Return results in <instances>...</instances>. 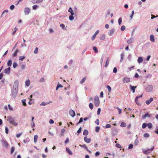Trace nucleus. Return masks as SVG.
I'll use <instances>...</instances> for the list:
<instances>
[{
	"label": "nucleus",
	"mask_w": 158,
	"mask_h": 158,
	"mask_svg": "<svg viewBox=\"0 0 158 158\" xmlns=\"http://www.w3.org/2000/svg\"><path fill=\"white\" fill-rule=\"evenodd\" d=\"M83 122V118H80V120L77 123V125L78 124L82 123Z\"/></svg>",
	"instance_id": "bf43d9fd"
},
{
	"label": "nucleus",
	"mask_w": 158,
	"mask_h": 158,
	"mask_svg": "<svg viewBox=\"0 0 158 158\" xmlns=\"http://www.w3.org/2000/svg\"><path fill=\"white\" fill-rule=\"evenodd\" d=\"M79 146L81 148H83L86 150H88V148L85 144H84V145L80 144Z\"/></svg>",
	"instance_id": "c756f323"
},
{
	"label": "nucleus",
	"mask_w": 158,
	"mask_h": 158,
	"mask_svg": "<svg viewBox=\"0 0 158 158\" xmlns=\"http://www.w3.org/2000/svg\"><path fill=\"white\" fill-rule=\"evenodd\" d=\"M134 41V40L133 38H131L127 41V43L128 44H130L132 43Z\"/></svg>",
	"instance_id": "393cba45"
},
{
	"label": "nucleus",
	"mask_w": 158,
	"mask_h": 158,
	"mask_svg": "<svg viewBox=\"0 0 158 158\" xmlns=\"http://www.w3.org/2000/svg\"><path fill=\"white\" fill-rule=\"evenodd\" d=\"M150 115L148 113H147L146 114H145L144 115H143L142 116V118L143 119H144L146 118H150Z\"/></svg>",
	"instance_id": "f3484780"
},
{
	"label": "nucleus",
	"mask_w": 158,
	"mask_h": 158,
	"mask_svg": "<svg viewBox=\"0 0 158 158\" xmlns=\"http://www.w3.org/2000/svg\"><path fill=\"white\" fill-rule=\"evenodd\" d=\"M114 32V28H113L109 30V31L108 32V34L110 36H111L113 35Z\"/></svg>",
	"instance_id": "9b49d317"
},
{
	"label": "nucleus",
	"mask_w": 158,
	"mask_h": 158,
	"mask_svg": "<svg viewBox=\"0 0 158 158\" xmlns=\"http://www.w3.org/2000/svg\"><path fill=\"white\" fill-rule=\"evenodd\" d=\"M10 68L9 67L8 68L5 69L4 70V73L6 74H9L10 73Z\"/></svg>",
	"instance_id": "dca6fc26"
},
{
	"label": "nucleus",
	"mask_w": 158,
	"mask_h": 158,
	"mask_svg": "<svg viewBox=\"0 0 158 158\" xmlns=\"http://www.w3.org/2000/svg\"><path fill=\"white\" fill-rule=\"evenodd\" d=\"M38 48L37 47L36 48L34 52V53L35 54H37L38 53Z\"/></svg>",
	"instance_id": "e2e57ef3"
},
{
	"label": "nucleus",
	"mask_w": 158,
	"mask_h": 158,
	"mask_svg": "<svg viewBox=\"0 0 158 158\" xmlns=\"http://www.w3.org/2000/svg\"><path fill=\"white\" fill-rule=\"evenodd\" d=\"M68 11L69 12L71 13V14L72 15H74V13L72 8L69 7Z\"/></svg>",
	"instance_id": "5701e85b"
},
{
	"label": "nucleus",
	"mask_w": 158,
	"mask_h": 158,
	"mask_svg": "<svg viewBox=\"0 0 158 158\" xmlns=\"http://www.w3.org/2000/svg\"><path fill=\"white\" fill-rule=\"evenodd\" d=\"M47 105V102H43L40 104V106H46V105Z\"/></svg>",
	"instance_id": "3c124183"
},
{
	"label": "nucleus",
	"mask_w": 158,
	"mask_h": 158,
	"mask_svg": "<svg viewBox=\"0 0 158 158\" xmlns=\"http://www.w3.org/2000/svg\"><path fill=\"white\" fill-rule=\"evenodd\" d=\"M89 107L91 109H92L93 108L94 106L92 103H90L89 104Z\"/></svg>",
	"instance_id": "c03bdc74"
},
{
	"label": "nucleus",
	"mask_w": 158,
	"mask_h": 158,
	"mask_svg": "<svg viewBox=\"0 0 158 158\" xmlns=\"http://www.w3.org/2000/svg\"><path fill=\"white\" fill-rule=\"evenodd\" d=\"M25 56H20L19 57V60H21L23 61L25 58Z\"/></svg>",
	"instance_id": "a18cd8bd"
},
{
	"label": "nucleus",
	"mask_w": 158,
	"mask_h": 158,
	"mask_svg": "<svg viewBox=\"0 0 158 158\" xmlns=\"http://www.w3.org/2000/svg\"><path fill=\"white\" fill-rule=\"evenodd\" d=\"M66 151L70 155H72L73 153L68 148H66Z\"/></svg>",
	"instance_id": "b1692460"
},
{
	"label": "nucleus",
	"mask_w": 158,
	"mask_h": 158,
	"mask_svg": "<svg viewBox=\"0 0 158 158\" xmlns=\"http://www.w3.org/2000/svg\"><path fill=\"white\" fill-rule=\"evenodd\" d=\"M153 99L152 98H151L149 99L146 101L145 102L147 105L149 104L152 101H153Z\"/></svg>",
	"instance_id": "f8f14e48"
},
{
	"label": "nucleus",
	"mask_w": 158,
	"mask_h": 158,
	"mask_svg": "<svg viewBox=\"0 0 158 158\" xmlns=\"http://www.w3.org/2000/svg\"><path fill=\"white\" fill-rule=\"evenodd\" d=\"M12 64V60H10L8 61L7 63V65L8 66H10Z\"/></svg>",
	"instance_id": "2f4dec72"
},
{
	"label": "nucleus",
	"mask_w": 158,
	"mask_h": 158,
	"mask_svg": "<svg viewBox=\"0 0 158 158\" xmlns=\"http://www.w3.org/2000/svg\"><path fill=\"white\" fill-rule=\"evenodd\" d=\"M39 7V6L38 5H35L33 6L32 9L33 10H35Z\"/></svg>",
	"instance_id": "f704fd0d"
},
{
	"label": "nucleus",
	"mask_w": 158,
	"mask_h": 158,
	"mask_svg": "<svg viewBox=\"0 0 158 158\" xmlns=\"http://www.w3.org/2000/svg\"><path fill=\"white\" fill-rule=\"evenodd\" d=\"M73 15H71L69 16V19L70 21H72L74 19V17L73 16Z\"/></svg>",
	"instance_id": "de8ad7c7"
},
{
	"label": "nucleus",
	"mask_w": 158,
	"mask_h": 158,
	"mask_svg": "<svg viewBox=\"0 0 158 158\" xmlns=\"http://www.w3.org/2000/svg\"><path fill=\"white\" fill-rule=\"evenodd\" d=\"M100 129V128L99 127H96L95 128V131L97 132H98L99 131Z\"/></svg>",
	"instance_id": "5fc2aeb1"
},
{
	"label": "nucleus",
	"mask_w": 158,
	"mask_h": 158,
	"mask_svg": "<svg viewBox=\"0 0 158 158\" xmlns=\"http://www.w3.org/2000/svg\"><path fill=\"white\" fill-rule=\"evenodd\" d=\"M121 58L120 62H121L123 60L124 57V53L123 52H122L120 54Z\"/></svg>",
	"instance_id": "a211bd4d"
},
{
	"label": "nucleus",
	"mask_w": 158,
	"mask_h": 158,
	"mask_svg": "<svg viewBox=\"0 0 158 158\" xmlns=\"http://www.w3.org/2000/svg\"><path fill=\"white\" fill-rule=\"evenodd\" d=\"M142 95L143 94H142L140 96H137L135 98V102L138 105H139L140 104L138 102V99L139 98H141L142 97Z\"/></svg>",
	"instance_id": "4468645a"
},
{
	"label": "nucleus",
	"mask_w": 158,
	"mask_h": 158,
	"mask_svg": "<svg viewBox=\"0 0 158 158\" xmlns=\"http://www.w3.org/2000/svg\"><path fill=\"white\" fill-rule=\"evenodd\" d=\"M22 134V132H21L18 134L16 135V137L17 138H19L20 136Z\"/></svg>",
	"instance_id": "13d9d810"
},
{
	"label": "nucleus",
	"mask_w": 158,
	"mask_h": 158,
	"mask_svg": "<svg viewBox=\"0 0 158 158\" xmlns=\"http://www.w3.org/2000/svg\"><path fill=\"white\" fill-rule=\"evenodd\" d=\"M8 10H4L3 12H2L1 15V17H2V16L5 15V14H6L7 13H8Z\"/></svg>",
	"instance_id": "473e14b6"
},
{
	"label": "nucleus",
	"mask_w": 158,
	"mask_h": 158,
	"mask_svg": "<svg viewBox=\"0 0 158 158\" xmlns=\"http://www.w3.org/2000/svg\"><path fill=\"white\" fill-rule=\"evenodd\" d=\"M107 88L109 92H110L111 90V89L109 85L107 86Z\"/></svg>",
	"instance_id": "6e6d98bb"
},
{
	"label": "nucleus",
	"mask_w": 158,
	"mask_h": 158,
	"mask_svg": "<svg viewBox=\"0 0 158 158\" xmlns=\"http://www.w3.org/2000/svg\"><path fill=\"white\" fill-rule=\"evenodd\" d=\"M147 126V124L146 123H143L142 125V127L143 129L145 128Z\"/></svg>",
	"instance_id": "c9c22d12"
},
{
	"label": "nucleus",
	"mask_w": 158,
	"mask_h": 158,
	"mask_svg": "<svg viewBox=\"0 0 158 158\" xmlns=\"http://www.w3.org/2000/svg\"><path fill=\"white\" fill-rule=\"evenodd\" d=\"M38 138V136L37 135H35L34 136V142L35 143H36L37 140V139Z\"/></svg>",
	"instance_id": "c85d7f7f"
},
{
	"label": "nucleus",
	"mask_w": 158,
	"mask_h": 158,
	"mask_svg": "<svg viewBox=\"0 0 158 158\" xmlns=\"http://www.w3.org/2000/svg\"><path fill=\"white\" fill-rule=\"evenodd\" d=\"M117 69L116 68L114 67V68L113 70V73H116L117 72Z\"/></svg>",
	"instance_id": "69168bd1"
},
{
	"label": "nucleus",
	"mask_w": 158,
	"mask_h": 158,
	"mask_svg": "<svg viewBox=\"0 0 158 158\" xmlns=\"http://www.w3.org/2000/svg\"><path fill=\"white\" fill-rule=\"evenodd\" d=\"M30 83V81L29 80H27L26 81L25 85L26 86H29Z\"/></svg>",
	"instance_id": "cd10ccee"
},
{
	"label": "nucleus",
	"mask_w": 158,
	"mask_h": 158,
	"mask_svg": "<svg viewBox=\"0 0 158 158\" xmlns=\"http://www.w3.org/2000/svg\"><path fill=\"white\" fill-rule=\"evenodd\" d=\"M120 126L122 127H125L126 126V124L124 122H122Z\"/></svg>",
	"instance_id": "37998d69"
},
{
	"label": "nucleus",
	"mask_w": 158,
	"mask_h": 158,
	"mask_svg": "<svg viewBox=\"0 0 158 158\" xmlns=\"http://www.w3.org/2000/svg\"><path fill=\"white\" fill-rule=\"evenodd\" d=\"M118 22L119 25H121L122 22V18L121 17L118 19Z\"/></svg>",
	"instance_id": "ea45409f"
},
{
	"label": "nucleus",
	"mask_w": 158,
	"mask_h": 158,
	"mask_svg": "<svg viewBox=\"0 0 158 158\" xmlns=\"http://www.w3.org/2000/svg\"><path fill=\"white\" fill-rule=\"evenodd\" d=\"M26 100L25 99H23L22 100L21 102L23 105L24 106H26V104L25 102Z\"/></svg>",
	"instance_id": "09e8293b"
},
{
	"label": "nucleus",
	"mask_w": 158,
	"mask_h": 158,
	"mask_svg": "<svg viewBox=\"0 0 158 158\" xmlns=\"http://www.w3.org/2000/svg\"><path fill=\"white\" fill-rule=\"evenodd\" d=\"M130 79L129 78L127 77H124L123 79V81L124 83H127L130 82Z\"/></svg>",
	"instance_id": "6e6552de"
},
{
	"label": "nucleus",
	"mask_w": 158,
	"mask_h": 158,
	"mask_svg": "<svg viewBox=\"0 0 158 158\" xmlns=\"http://www.w3.org/2000/svg\"><path fill=\"white\" fill-rule=\"evenodd\" d=\"M93 49L94 51V52L96 53H97L98 52V48L95 46H94L93 47Z\"/></svg>",
	"instance_id": "72a5a7b5"
},
{
	"label": "nucleus",
	"mask_w": 158,
	"mask_h": 158,
	"mask_svg": "<svg viewBox=\"0 0 158 158\" xmlns=\"http://www.w3.org/2000/svg\"><path fill=\"white\" fill-rule=\"evenodd\" d=\"M137 138H137L134 142V145L135 146H137L138 145L139 143V141L137 139Z\"/></svg>",
	"instance_id": "4c0bfd02"
},
{
	"label": "nucleus",
	"mask_w": 158,
	"mask_h": 158,
	"mask_svg": "<svg viewBox=\"0 0 158 158\" xmlns=\"http://www.w3.org/2000/svg\"><path fill=\"white\" fill-rule=\"evenodd\" d=\"M30 1L34 4L40 3L41 2L42 0H30Z\"/></svg>",
	"instance_id": "0eeeda50"
},
{
	"label": "nucleus",
	"mask_w": 158,
	"mask_h": 158,
	"mask_svg": "<svg viewBox=\"0 0 158 158\" xmlns=\"http://www.w3.org/2000/svg\"><path fill=\"white\" fill-rule=\"evenodd\" d=\"M143 61V58L142 57H138L137 61L139 64H140L142 63Z\"/></svg>",
	"instance_id": "6ab92c4d"
},
{
	"label": "nucleus",
	"mask_w": 158,
	"mask_h": 158,
	"mask_svg": "<svg viewBox=\"0 0 158 158\" xmlns=\"http://www.w3.org/2000/svg\"><path fill=\"white\" fill-rule=\"evenodd\" d=\"M65 131V130L64 129H62L61 130V133L60 135V137L64 135V133Z\"/></svg>",
	"instance_id": "aec40b11"
},
{
	"label": "nucleus",
	"mask_w": 158,
	"mask_h": 158,
	"mask_svg": "<svg viewBox=\"0 0 158 158\" xmlns=\"http://www.w3.org/2000/svg\"><path fill=\"white\" fill-rule=\"evenodd\" d=\"M30 10L29 8H25L24 9V12L25 15H27L30 13Z\"/></svg>",
	"instance_id": "423d86ee"
},
{
	"label": "nucleus",
	"mask_w": 158,
	"mask_h": 158,
	"mask_svg": "<svg viewBox=\"0 0 158 158\" xmlns=\"http://www.w3.org/2000/svg\"><path fill=\"white\" fill-rule=\"evenodd\" d=\"M18 82L15 81L14 84L13 89L11 91V94L14 98H15L17 94L18 89Z\"/></svg>",
	"instance_id": "f257e3e1"
},
{
	"label": "nucleus",
	"mask_w": 158,
	"mask_h": 158,
	"mask_svg": "<svg viewBox=\"0 0 158 158\" xmlns=\"http://www.w3.org/2000/svg\"><path fill=\"white\" fill-rule=\"evenodd\" d=\"M109 64V58H108L107 59L106 61V64L105 65V67H106Z\"/></svg>",
	"instance_id": "49530a36"
},
{
	"label": "nucleus",
	"mask_w": 158,
	"mask_h": 158,
	"mask_svg": "<svg viewBox=\"0 0 158 158\" xmlns=\"http://www.w3.org/2000/svg\"><path fill=\"white\" fill-rule=\"evenodd\" d=\"M101 111V110L100 108H98V109L97 113V114L98 115H99V114H100Z\"/></svg>",
	"instance_id": "0e129e2a"
},
{
	"label": "nucleus",
	"mask_w": 158,
	"mask_h": 158,
	"mask_svg": "<svg viewBox=\"0 0 158 158\" xmlns=\"http://www.w3.org/2000/svg\"><path fill=\"white\" fill-rule=\"evenodd\" d=\"M19 52V51L18 49H17L12 54V56L14 57H15L17 56V53Z\"/></svg>",
	"instance_id": "4be33fe9"
},
{
	"label": "nucleus",
	"mask_w": 158,
	"mask_h": 158,
	"mask_svg": "<svg viewBox=\"0 0 158 158\" xmlns=\"http://www.w3.org/2000/svg\"><path fill=\"white\" fill-rule=\"evenodd\" d=\"M150 40L151 42H155V40L154 36L153 35H151L150 36Z\"/></svg>",
	"instance_id": "2eb2a0df"
},
{
	"label": "nucleus",
	"mask_w": 158,
	"mask_h": 158,
	"mask_svg": "<svg viewBox=\"0 0 158 158\" xmlns=\"http://www.w3.org/2000/svg\"><path fill=\"white\" fill-rule=\"evenodd\" d=\"M88 134V131L87 130L85 129L84 130L83 135H87Z\"/></svg>",
	"instance_id": "bb28decb"
},
{
	"label": "nucleus",
	"mask_w": 158,
	"mask_h": 158,
	"mask_svg": "<svg viewBox=\"0 0 158 158\" xmlns=\"http://www.w3.org/2000/svg\"><path fill=\"white\" fill-rule=\"evenodd\" d=\"M7 120L10 123L14 126H17L18 125V123L15 122V119L11 116H9L8 117Z\"/></svg>",
	"instance_id": "f03ea898"
},
{
	"label": "nucleus",
	"mask_w": 158,
	"mask_h": 158,
	"mask_svg": "<svg viewBox=\"0 0 158 158\" xmlns=\"http://www.w3.org/2000/svg\"><path fill=\"white\" fill-rule=\"evenodd\" d=\"M130 86L131 87V89L133 93H134L135 91V89L136 88V86H131L130 85Z\"/></svg>",
	"instance_id": "412c9836"
},
{
	"label": "nucleus",
	"mask_w": 158,
	"mask_h": 158,
	"mask_svg": "<svg viewBox=\"0 0 158 158\" xmlns=\"http://www.w3.org/2000/svg\"><path fill=\"white\" fill-rule=\"evenodd\" d=\"M94 103L95 106L98 107L100 104V101L98 96H96L94 98Z\"/></svg>",
	"instance_id": "7ed1b4c3"
},
{
	"label": "nucleus",
	"mask_w": 158,
	"mask_h": 158,
	"mask_svg": "<svg viewBox=\"0 0 158 158\" xmlns=\"http://www.w3.org/2000/svg\"><path fill=\"white\" fill-rule=\"evenodd\" d=\"M99 32V31L98 30H97L94 34L93 35L92 37V40H94L96 37V36L97 35H98Z\"/></svg>",
	"instance_id": "9d476101"
},
{
	"label": "nucleus",
	"mask_w": 158,
	"mask_h": 158,
	"mask_svg": "<svg viewBox=\"0 0 158 158\" xmlns=\"http://www.w3.org/2000/svg\"><path fill=\"white\" fill-rule=\"evenodd\" d=\"M14 8H15V6L13 5H11L10 6V9L11 10H13Z\"/></svg>",
	"instance_id": "774afa93"
},
{
	"label": "nucleus",
	"mask_w": 158,
	"mask_h": 158,
	"mask_svg": "<svg viewBox=\"0 0 158 158\" xmlns=\"http://www.w3.org/2000/svg\"><path fill=\"white\" fill-rule=\"evenodd\" d=\"M40 82H44V78L43 77H42L41 78L40 80Z\"/></svg>",
	"instance_id": "052dcab7"
},
{
	"label": "nucleus",
	"mask_w": 158,
	"mask_h": 158,
	"mask_svg": "<svg viewBox=\"0 0 158 158\" xmlns=\"http://www.w3.org/2000/svg\"><path fill=\"white\" fill-rule=\"evenodd\" d=\"M126 29L125 26L124 25H123L121 26L120 29L122 31H123L125 30Z\"/></svg>",
	"instance_id": "a19ab883"
},
{
	"label": "nucleus",
	"mask_w": 158,
	"mask_h": 158,
	"mask_svg": "<svg viewBox=\"0 0 158 158\" xmlns=\"http://www.w3.org/2000/svg\"><path fill=\"white\" fill-rule=\"evenodd\" d=\"M153 89V86L152 85H149L146 88V90L148 92H151Z\"/></svg>",
	"instance_id": "20e7f679"
},
{
	"label": "nucleus",
	"mask_w": 158,
	"mask_h": 158,
	"mask_svg": "<svg viewBox=\"0 0 158 158\" xmlns=\"http://www.w3.org/2000/svg\"><path fill=\"white\" fill-rule=\"evenodd\" d=\"M60 27H62V28L63 29H64L65 26V25L64 24H62V23L60 24Z\"/></svg>",
	"instance_id": "680f3d73"
},
{
	"label": "nucleus",
	"mask_w": 158,
	"mask_h": 158,
	"mask_svg": "<svg viewBox=\"0 0 158 158\" xmlns=\"http://www.w3.org/2000/svg\"><path fill=\"white\" fill-rule=\"evenodd\" d=\"M18 64H17L15 62H14L13 64V66L14 69H15L16 68V67L17 66Z\"/></svg>",
	"instance_id": "79ce46f5"
},
{
	"label": "nucleus",
	"mask_w": 158,
	"mask_h": 158,
	"mask_svg": "<svg viewBox=\"0 0 158 158\" xmlns=\"http://www.w3.org/2000/svg\"><path fill=\"white\" fill-rule=\"evenodd\" d=\"M106 35L104 34H102L101 35L100 37V39L101 40H103L105 39Z\"/></svg>",
	"instance_id": "a878e982"
},
{
	"label": "nucleus",
	"mask_w": 158,
	"mask_h": 158,
	"mask_svg": "<svg viewBox=\"0 0 158 158\" xmlns=\"http://www.w3.org/2000/svg\"><path fill=\"white\" fill-rule=\"evenodd\" d=\"M69 113L70 115L72 117H74L75 115V112L72 110H70L69 111Z\"/></svg>",
	"instance_id": "1a4fd4ad"
},
{
	"label": "nucleus",
	"mask_w": 158,
	"mask_h": 158,
	"mask_svg": "<svg viewBox=\"0 0 158 158\" xmlns=\"http://www.w3.org/2000/svg\"><path fill=\"white\" fill-rule=\"evenodd\" d=\"M154 148V147H152L151 149H148L146 151L143 152V153L146 154H149L152 151Z\"/></svg>",
	"instance_id": "39448f33"
},
{
	"label": "nucleus",
	"mask_w": 158,
	"mask_h": 158,
	"mask_svg": "<svg viewBox=\"0 0 158 158\" xmlns=\"http://www.w3.org/2000/svg\"><path fill=\"white\" fill-rule=\"evenodd\" d=\"M15 150V148L14 147H12L11 148V150L10 152L11 154H12L14 152Z\"/></svg>",
	"instance_id": "603ef678"
},
{
	"label": "nucleus",
	"mask_w": 158,
	"mask_h": 158,
	"mask_svg": "<svg viewBox=\"0 0 158 158\" xmlns=\"http://www.w3.org/2000/svg\"><path fill=\"white\" fill-rule=\"evenodd\" d=\"M133 145L132 144H130L129 145L128 148V149H131L133 148Z\"/></svg>",
	"instance_id": "4d7b16f0"
},
{
	"label": "nucleus",
	"mask_w": 158,
	"mask_h": 158,
	"mask_svg": "<svg viewBox=\"0 0 158 158\" xmlns=\"http://www.w3.org/2000/svg\"><path fill=\"white\" fill-rule=\"evenodd\" d=\"M84 141L85 142L87 143H89L91 141V139L90 138H88L87 136H85L84 138Z\"/></svg>",
	"instance_id": "ddd939ff"
},
{
	"label": "nucleus",
	"mask_w": 158,
	"mask_h": 158,
	"mask_svg": "<svg viewBox=\"0 0 158 158\" xmlns=\"http://www.w3.org/2000/svg\"><path fill=\"white\" fill-rule=\"evenodd\" d=\"M26 66V65L25 64H22L21 65V69L22 70H24L25 67Z\"/></svg>",
	"instance_id": "8fccbe9b"
},
{
	"label": "nucleus",
	"mask_w": 158,
	"mask_h": 158,
	"mask_svg": "<svg viewBox=\"0 0 158 158\" xmlns=\"http://www.w3.org/2000/svg\"><path fill=\"white\" fill-rule=\"evenodd\" d=\"M147 126L149 129H150L152 127L153 125L151 123H148L147 124Z\"/></svg>",
	"instance_id": "7c9ffc66"
},
{
	"label": "nucleus",
	"mask_w": 158,
	"mask_h": 158,
	"mask_svg": "<svg viewBox=\"0 0 158 158\" xmlns=\"http://www.w3.org/2000/svg\"><path fill=\"white\" fill-rule=\"evenodd\" d=\"M100 153L99 152H97L95 154V156L97 157L100 155Z\"/></svg>",
	"instance_id": "338daca9"
},
{
	"label": "nucleus",
	"mask_w": 158,
	"mask_h": 158,
	"mask_svg": "<svg viewBox=\"0 0 158 158\" xmlns=\"http://www.w3.org/2000/svg\"><path fill=\"white\" fill-rule=\"evenodd\" d=\"M143 136L145 138H148L150 136V135L148 133H146L143 134Z\"/></svg>",
	"instance_id": "e433bc0d"
},
{
	"label": "nucleus",
	"mask_w": 158,
	"mask_h": 158,
	"mask_svg": "<svg viewBox=\"0 0 158 158\" xmlns=\"http://www.w3.org/2000/svg\"><path fill=\"white\" fill-rule=\"evenodd\" d=\"M3 145L5 147H8V143L4 141L3 142Z\"/></svg>",
	"instance_id": "864d4df0"
},
{
	"label": "nucleus",
	"mask_w": 158,
	"mask_h": 158,
	"mask_svg": "<svg viewBox=\"0 0 158 158\" xmlns=\"http://www.w3.org/2000/svg\"><path fill=\"white\" fill-rule=\"evenodd\" d=\"M86 80V77H84L80 81V83L81 84H83L85 81Z\"/></svg>",
	"instance_id": "58836bf2"
}]
</instances>
